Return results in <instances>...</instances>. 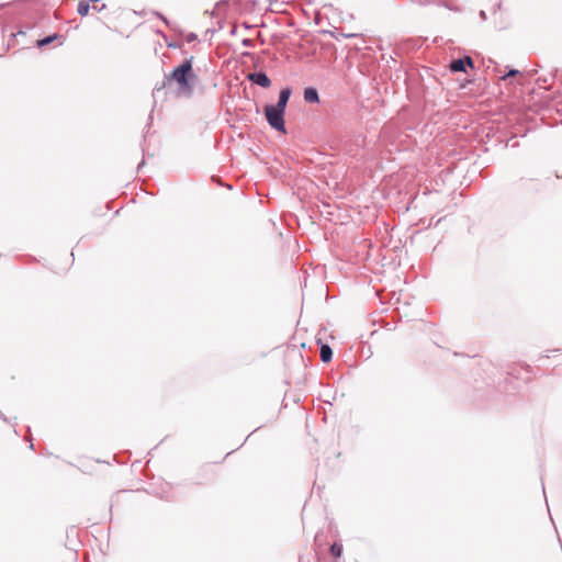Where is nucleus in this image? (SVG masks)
Here are the masks:
<instances>
[{
	"instance_id": "7",
	"label": "nucleus",
	"mask_w": 562,
	"mask_h": 562,
	"mask_svg": "<svg viewBox=\"0 0 562 562\" xmlns=\"http://www.w3.org/2000/svg\"><path fill=\"white\" fill-rule=\"evenodd\" d=\"M304 100L308 103H317L319 101L317 90L314 88H306L304 90Z\"/></svg>"
},
{
	"instance_id": "2",
	"label": "nucleus",
	"mask_w": 562,
	"mask_h": 562,
	"mask_svg": "<svg viewBox=\"0 0 562 562\" xmlns=\"http://www.w3.org/2000/svg\"><path fill=\"white\" fill-rule=\"evenodd\" d=\"M265 114L267 117L268 123L271 127L279 132L285 133V126H284V120L283 115L284 112L276 108L274 105H266L265 106Z\"/></svg>"
},
{
	"instance_id": "1",
	"label": "nucleus",
	"mask_w": 562,
	"mask_h": 562,
	"mask_svg": "<svg viewBox=\"0 0 562 562\" xmlns=\"http://www.w3.org/2000/svg\"><path fill=\"white\" fill-rule=\"evenodd\" d=\"M192 59L193 57H190L180 66L176 67L170 77L167 78L169 82L177 85L178 94L181 97H190L193 92L196 75L192 68Z\"/></svg>"
},
{
	"instance_id": "5",
	"label": "nucleus",
	"mask_w": 562,
	"mask_h": 562,
	"mask_svg": "<svg viewBox=\"0 0 562 562\" xmlns=\"http://www.w3.org/2000/svg\"><path fill=\"white\" fill-rule=\"evenodd\" d=\"M291 92L292 91H291L290 88L282 89L280 91L278 104L274 105V106L284 112L285 108H286V104H288V101L290 99Z\"/></svg>"
},
{
	"instance_id": "10",
	"label": "nucleus",
	"mask_w": 562,
	"mask_h": 562,
	"mask_svg": "<svg viewBox=\"0 0 562 562\" xmlns=\"http://www.w3.org/2000/svg\"><path fill=\"white\" fill-rule=\"evenodd\" d=\"M329 550H330V554H331L334 558L338 559V558H340V557H341V553H342V547H341V544H339V543L335 542V543H333V544L330 546V549H329Z\"/></svg>"
},
{
	"instance_id": "8",
	"label": "nucleus",
	"mask_w": 562,
	"mask_h": 562,
	"mask_svg": "<svg viewBox=\"0 0 562 562\" xmlns=\"http://www.w3.org/2000/svg\"><path fill=\"white\" fill-rule=\"evenodd\" d=\"M333 357V350L328 345H322L321 347V359L323 362H329Z\"/></svg>"
},
{
	"instance_id": "11",
	"label": "nucleus",
	"mask_w": 562,
	"mask_h": 562,
	"mask_svg": "<svg viewBox=\"0 0 562 562\" xmlns=\"http://www.w3.org/2000/svg\"><path fill=\"white\" fill-rule=\"evenodd\" d=\"M56 38V35L47 36L43 40L37 41L40 47L50 44Z\"/></svg>"
},
{
	"instance_id": "13",
	"label": "nucleus",
	"mask_w": 562,
	"mask_h": 562,
	"mask_svg": "<svg viewBox=\"0 0 562 562\" xmlns=\"http://www.w3.org/2000/svg\"><path fill=\"white\" fill-rule=\"evenodd\" d=\"M341 36H342V37H347V38H348V37H352V36H355V35H353V34H341Z\"/></svg>"
},
{
	"instance_id": "9",
	"label": "nucleus",
	"mask_w": 562,
	"mask_h": 562,
	"mask_svg": "<svg viewBox=\"0 0 562 562\" xmlns=\"http://www.w3.org/2000/svg\"><path fill=\"white\" fill-rule=\"evenodd\" d=\"M89 10H90V5L88 2H86L85 0H81L78 4V8H77V12L81 15V16H86L88 13H89Z\"/></svg>"
},
{
	"instance_id": "3",
	"label": "nucleus",
	"mask_w": 562,
	"mask_h": 562,
	"mask_svg": "<svg viewBox=\"0 0 562 562\" xmlns=\"http://www.w3.org/2000/svg\"><path fill=\"white\" fill-rule=\"evenodd\" d=\"M247 78L251 82L262 88H269L271 85L269 77L265 72H251L247 76Z\"/></svg>"
},
{
	"instance_id": "12",
	"label": "nucleus",
	"mask_w": 562,
	"mask_h": 562,
	"mask_svg": "<svg viewBox=\"0 0 562 562\" xmlns=\"http://www.w3.org/2000/svg\"><path fill=\"white\" fill-rule=\"evenodd\" d=\"M518 74H519V71H518V70L513 69V70H510L508 74H506L505 76H503V77H502V79H504V80H505L506 78H508V77H514V76H516V75H518Z\"/></svg>"
},
{
	"instance_id": "4",
	"label": "nucleus",
	"mask_w": 562,
	"mask_h": 562,
	"mask_svg": "<svg viewBox=\"0 0 562 562\" xmlns=\"http://www.w3.org/2000/svg\"><path fill=\"white\" fill-rule=\"evenodd\" d=\"M469 66L473 68V60L471 57L467 56L463 59H456L451 61L449 68L453 72L465 71V67Z\"/></svg>"
},
{
	"instance_id": "6",
	"label": "nucleus",
	"mask_w": 562,
	"mask_h": 562,
	"mask_svg": "<svg viewBox=\"0 0 562 562\" xmlns=\"http://www.w3.org/2000/svg\"><path fill=\"white\" fill-rule=\"evenodd\" d=\"M291 92L292 91H291L290 88L282 89L280 91L278 104L274 105V106L284 112L285 108H286V104H288V101L290 99Z\"/></svg>"
}]
</instances>
